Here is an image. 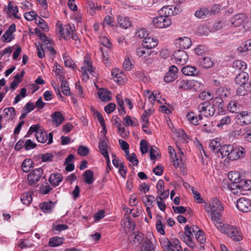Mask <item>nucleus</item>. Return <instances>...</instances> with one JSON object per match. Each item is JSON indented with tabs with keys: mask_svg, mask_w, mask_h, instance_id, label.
Here are the masks:
<instances>
[{
	"mask_svg": "<svg viewBox=\"0 0 251 251\" xmlns=\"http://www.w3.org/2000/svg\"><path fill=\"white\" fill-rule=\"evenodd\" d=\"M204 208L215 220H218L221 217L220 213L224 210L221 201L217 198H213L209 204H205Z\"/></svg>",
	"mask_w": 251,
	"mask_h": 251,
	"instance_id": "f257e3e1",
	"label": "nucleus"
},
{
	"mask_svg": "<svg viewBox=\"0 0 251 251\" xmlns=\"http://www.w3.org/2000/svg\"><path fill=\"white\" fill-rule=\"evenodd\" d=\"M197 109L199 112L206 117L213 116L216 111L215 108L213 107V105H211V103L209 101H204L200 103Z\"/></svg>",
	"mask_w": 251,
	"mask_h": 251,
	"instance_id": "f03ea898",
	"label": "nucleus"
},
{
	"mask_svg": "<svg viewBox=\"0 0 251 251\" xmlns=\"http://www.w3.org/2000/svg\"><path fill=\"white\" fill-rule=\"evenodd\" d=\"M152 23L154 25L158 28H166L172 24V21L169 17L160 16L153 19Z\"/></svg>",
	"mask_w": 251,
	"mask_h": 251,
	"instance_id": "7ed1b4c3",
	"label": "nucleus"
},
{
	"mask_svg": "<svg viewBox=\"0 0 251 251\" xmlns=\"http://www.w3.org/2000/svg\"><path fill=\"white\" fill-rule=\"evenodd\" d=\"M232 150L229 155V159L230 160H236L238 159L243 158L246 154V151L244 148L241 146L232 147Z\"/></svg>",
	"mask_w": 251,
	"mask_h": 251,
	"instance_id": "20e7f679",
	"label": "nucleus"
},
{
	"mask_svg": "<svg viewBox=\"0 0 251 251\" xmlns=\"http://www.w3.org/2000/svg\"><path fill=\"white\" fill-rule=\"evenodd\" d=\"M43 173V170L39 168L34 169L27 176V180L30 185L36 184L40 179Z\"/></svg>",
	"mask_w": 251,
	"mask_h": 251,
	"instance_id": "39448f33",
	"label": "nucleus"
},
{
	"mask_svg": "<svg viewBox=\"0 0 251 251\" xmlns=\"http://www.w3.org/2000/svg\"><path fill=\"white\" fill-rule=\"evenodd\" d=\"M238 209L242 212H248L251 210V201L246 198H240L236 203Z\"/></svg>",
	"mask_w": 251,
	"mask_h": 251,
	"instance_id": "423d86ee",
	"label": "nucleus"
},
{
	"mask_svg": "<svg viewBox=\"0 0 251 251\" xmlns=\"http://www.w3.org/2000/svg\"><path fill=\"white\" fill-rule=\"evenodd\" d=\"M236 118L239 125L242 126L248 125L251 123V112L247 111L238 112Z\"/></svg>",
	"mask_w": 251,
	"mask_h": 251,
	"instance_id": "0eeeda50",
	"label": "nucleus"
},
{
	"mask_svg": "<svg viewBox=\"0 0 251 251\" xmlns=\"http://www.w3.org/2000/svg\"><path fill=\"white\" fill-rule=\"evenodd\" d=\"M180 12V7L178 5H167L163 7L160 10L161 14H164V16L169 17Z\"/></svg>",
	"mask_w": 251,
	"mask_h": 251,
	"instance_id": "6e6552de",
	"label": "nucleus"
},
{
	"mask_svg": "<svg viewBox=\"0 0 251 251\" xmlns=\"http://www.w3.org/2000/svg\"><path fill=\"white\" fill-rule=\"evenodd\" d=\"M173 57L177 64L184 65L188 60V56L186 52L182 50H177L173 53Z\"/></svg>",
	"mask_w": 251,
	"mask_h": 251,
	"instance_id": "1a4fd4ad",
	"label": "nucleus"
},
{
	"mask_svg": "<svg viewBox=\"0 0 251 251\" xmlns=\"http://www.w3.org/2000/svg\"><path fill=\"white\" fill-rule=\"evenodd\" d=\"M36 138L39 142L42 143H45L48 139L47 144L50 145L51 144L53 141V134L50 132L49 135H47L45 131L41 130L36 132Z\"/></svg>",
	"mask_w": 251,
	"mask_h": 251,
	"instance_id": "9d476101",
	"label": "nucleus"
},
{
	"mask_svg": "<svg viewBox=\"0 0 251 251\" xmlns=\"http://www.w3.org/2000/svg\"><path fill=\"white\" fill-rule=\"evenodd\" d=\"M226 229L224 233L226 234L231 239L235 241H240L242 239L240 233L236 227L229 225L226 226Z\"/></svg>",
	"mask_w": 251,
	"mask_h": 251,
	"instance_id": "9b49d317",
	"label": "nucleus"
},
{
	"mask_svg": "<svg viewBox=\"0 0 251 251\" xmlns=\"http://www.w3.org/2000/svg\"><path fill=\"white\" fill-rule=\"evenodd\" d=\"M246 19V16L244 14H238L230 19L228 24H230L232 27H238L244 23Z\"/></svg>",
	"mask_w": 251,
	"mask_h": 251,
	"instance_id": "f8f14e48",
	"label": "nucleus"
},
{
	"mask_svg": "<svg viewBox=\"0 0 251 251\" xmlns=\"http://www.w3.org/2000/svg\"><path fill=\"white\" fill-rule=\"evenodd\" d=\"M75 27L71 25H61L59 26V32L63 38L67 40L71 39V34Z\"/></svg>",
	"mask_w": 251,
	"mask_h": 251,
	"instance_id": "ddd939ff",
	"label": "nucleus"
},
{
	"mask_svg": "<svg viewBox=\"0 0 251 251\" xmlns=\"http://www.w3.org/2000/svg\"><path fill=\"white\" fill-rule=\"evenodd\" d=\"M111 75L114 78V80L119 85L124 83L126 76L122 71L117 69H113L111 72Z\"/></svg>",
	"mask_w": 251,
	"mask_h": 251,
	"instance_id": "4468645a",
	"label": "nucleus"
},
{
	"mask_svg": "<svg viewBox=\"0 0 251 251\" xmlns=\"http://www.w3.org/2000/svg\"><path fill=\"white\" fill-rule=\"evenodd\" d=\"M181 72L187 76H198L199 74V71L194 66L187 65L181 69Z\"/></svg>",
	"mask_w": 251,
	"mask_h": 251,
	"instance_id": "2eb2a0df",
	"label": "nucleus"
},
{
	"mask_svg": "<svg viewBox=\"0 0 251 251\" xmlns=\"http://www.w3.org/2000/svg\"><path fill=\"white\" fill-rule=\"evenodd\" d=\"M249 75L244 72L239 73L235 78V82L237 84H251L248 82Z\"/></svg>",
	"mask_w": 251,
	"mask_h": 251,
	"instance_id": "dca6fc26",
	"label": "nucleus"
},
{
	"mask_svg": "<svg viewBox=\"0 0 251 251\" xmlns=\"http://www.w3.org/2000/svg\"><path fill=\"white\" fill-rule=\"evenodd\" d=\"M52 119V122L56 126H58L64 121L65 118L62 114L60 111L54 112L50 115Z\"/></svg>",
	"mask_w": 251,
	"mask_h": 251,
	"instance_id": "f3484780",
	"label": "nucleus"
},
{
	"mask_svg": "<svg viewBox=\"0 0 251 251\" xmlns=\"http://www.w3.org/2000/svg\"><path fill=\"white\" fill-rule=\"evenodd\" d=\"M214 14V11L212 9L209 10L206 7H203L195 13V16L199 18H204Z\"/></svg>",
	"mask_w": 251,
	"mask_h": 251,
	"instance_id": "a211bd4d",
	"label": "nucleus"
},
{
	"mask_svg": "<svg viewBox=\"0 0 251 251\" xmlns=\"http://www.w3.org/2000/svg\"><path fill=\"white\" fill-rule=\"evenodd\" d=\"M144 48L149 50L155 48L157 45V41L151 37H146L142 43Z\"/></svg>",
	"mask_w": 251,
	"mask_h": 251,
	"instance_id": "6ab92c4d",
	"label": "nucleus"
},
{
	"mask_svg": "<svg viewBox=\"0 0 251 251\" xmlns=\"http://www.w3.org/2000/svg\"><path fill=\"white\" fill-rule=\"evenodd\" d=\"M63 180V177L60 173L52 174L50 175L49 181L51 186L56 187Z\"/></svg>",
	"mask_w": 251,
	"mask_h": 251,
	"instance_id": "aec40b11",
	"label": "nucleus"
},
{
	"mask_svg": "<svg viewBox=\"0 0 251 251\" xmlns=\"http://www.w3.org/2000/svg\"><path fill=\"white\" fill-rule=\"evenodd\" d=\"M232 68L234 70V73L244 72L247 68L245 62L241 60H235L232 63Z\"/></svg>",
	"mask_w": 251,
	"mask_h": 251,
	"instance_id": "412c9836",
	"label": "nucleus"
},
{
	"mask_svg": "<svg viewBox=\"0 0 251 251\" xmlns=\"http://www.w3.org/2000/svg\"><path fill=\"white\" fill-rule=\"evenodd\" d=\"M220 140L219 138H216L212 140L209 143V146L211 150L214 153H217L219 156V151L222 146L220 144Z\"/></svg>",
	"mask_w": 251,
	"mask_h": 251,
	"instance_id": "4be33fe9",
	"label": "nucleus"
},
{
	"mask_svg": "<svg viewBox=\"0 0 251 251\" xmlns=\"http://www.w3.org/2000/svg\"><path fill=\"white\" fill-rule=\"evenodd\" d=\"M240 86L237 89L236 94L239 96H245L248 94V92L251 91V84H239Z\"/></svg>",
	"mask_w": 251,
	"mask_h": 251,
	"instance_id": "5701e85b",
	"label": "nucleus"
},
{
	"mask_svg": "<svg viewBox=\"0 0 251 251\" xmlns=\"http://www.w3.org/2000/svg\"><path fill=\"white\" fill-rule=\"evenodd\" d=\"M211 105H213V107L217 108L219 112H222L226 108L223 99L219 97L215 98Z\"/></svg>",
	"mask_w": 251,
	"mask_h": 251,
	"instance_id": "b1692460",
	"label": "nucleus"
},
{
	"mask_svg": "<svg viewBox=\"0 0 251 251\" xmlns=\"http://www.w3.org/2000/svg\"><path fill=\"white\" fill-rule=\"evenodd\" d=\"M54 207V203L50 201L47 202H41L39 207L44 213H50Z\"/></svg>",
	"mask_w": 251,
	"mask_h": 251,
	"instance_id": "393cba45",
	"label": "nucleus"
},
{
	"mask_svg": "<svg viewBox=\"0 0 251 251\" xmlns=\"http://www.w3.org/2000/svg\"><path fill=\"white\" fill-rule=\"evenodd\" d=\"M232 145H233L228 144L221 146L219 151V153L221 155L222 158L227 156L229 159V155L232 151L231 150H232Z\"/></svg>",
	"mask_w": 251,
	"mask_h": 251,
	"instance_id": "a878e982",
	"label": "nucleus"
},
{
	"mask_svg": "<svg viewBox=\"0 0 251 251\" xmlns=\"http://www.w3.org/2000/svg\"><path fill=\"white\" fill-rule=\"evenodd\" d=\"M111 93L105 89H101L98 93L99 98L102 101H108L111 100Z\"/></svg>",
	"mask_w": 251,
	"mask_h": 251,
	"instance_id": "bb28decb",
	"label": "nucleus"
},
{
	"mask_svg": "<svg viewBox=\"0 0 251 251\" xmlns=\"http://www.w3.org/2000/svg\"><path fill=\"white\" fill-rule=\"evenodd\" d=\"M116 100L118 106H119L118 110L120 114L123 116L125 115L126 112L125 110V101L124 100H123L122 96L120 94H118L116 97Z\"/></svg>",
	"mask_w": 251,
	"mask_h": 251,
	"instance_id": "cd10ccee",
	"label": "nucleus"
},
{
	"mask_svg": "<svg viewBox=\"0 0 251 251\" xmlns=\"http://www.w3.org/2000/svg\"><path fill=\"white\" fill-rule=\"evenodd\" d=\"M141 251H154L153 244L149 239L146 238L143 240Z\"/></svg>",
	"mask_w": 251,
	"mask_h": 251,
	"instance_id": "c85d7f7f",
	"label": "nucleus"
},
{
	"mask_svg": "<svg viewBox=\"0 0 251 251\" xmlns=\"http://www.w3.org/2000/svg\"><path fill=\"white\" fill-rule=\"evenodd\" d=\"M178 40L179 41V45L180 48L186 49H189L192 44L190 38L187 37H180Z\"/></svg>",
	"mask_w": 251,
	"mask_h": 251,
	"instance_id": "c756f323",
	"label": "nucleus"
},
{
	"mask_svg": "<svg viewBox=\"0 0 251 251\" xmlns=\"http://www.w3.org/2000/svg\"><path fill=\"white\" fill-rule=\"evenodd\" d=\"M199 63L203 68H210L213 64L209 57H203L199 59Z\"/></svg>",
	"mask_w": 251,
	"mask_h": 251,
	"instance_id": "7c9ffc66",
	"label": "nucleus"
},
{
	"mask_svg": "<svg viewBox=\"0 0 251 251\" xmlns=\"http://www.w3.org/2000/svg\"><path fill=\"white\" fill-rule=\"evenodd\" d=\"M194 83H196L194 80H181L178 82V87L184 90L190 89L191 85H195Z\"/></svg>",
	"mask_w": 251,
	"mask_h": 251,
	"instance_id": "2f4dec72",
	"label": "nucleus"
},
{
	"mask_svg": "<svg viewBox=\"0 0 251 251\" xmlns=\"http://www.w3.org/2000/svg\"><path fill=\"white\" fill-rule=\"evenodd\" d=\"M33 162L30 159L26 158L22 164V169L24 172H28L33 167Z\"/></svg>",
	"mask_w": 251,
	"mask_h": 251,
	"instance_id": "473e14b6",
	"label": "nucleus"
},
{
	"mask_svg": "<svg viewBox=\"0 0 251 251\" xmlns=\"http://www.w3.org/2000/svg\"><path fill=\"white\" fill-rule=\"evenodd\" d=\"M94 173L92 171L90 170H86L83 173L84 181L87 184H91L94 181L93 177Z\"/></svg>",
	"mask_w": 251,
	"mask_h": 251,
	"instance_id": "72a5a7b5",
	"label": "nucleus"
},
{
	"mask_svg": "<svg viewBox=\"0 0 251 251\" xmlns=\"http://www.w3.org/2000/svg\"><path fill=\"white\" fill-rule=\"evenodd\" d=\"M117 22L120 26L125 29H127L131 26V23L128 18L127 17L119 16L117 19Z\"/></svg>",
	"mask_w": 251,
	"mask_h": 251,
	"instance_id": "f704fd0d",
	"label": "nucleus"
},
{
	"mask_svg": "<svg viewBox=\"0 0 251 251\" xmlns=\"http://www.w3.org/2000/svg\"><path fill=\"white\" fill-rule=\"evenodd\" d=\"M241 187H244L240 184V182H231L228 185V188L234 194H237L239 192H241L242 189Z\"/></svg>",
	"mask_w": 251,
	"mask_h": 251,
	"instance_id": "c9c22d12",
	"label": "nucleus"
},
{
	"mask_svg": "<svg viewBox=\"0 0 251 251\" xmlns=\"http://www.w3.org/2000/svg\"><path fill=\"white\" fill-rule=\"evenodd\" d=\"M237 50L240 53L251 50V40H247L243 43L241 46L237 48Z\"/></svg>",
	"mask_w": 251,
	"mask_h": 251,
	"instance_id": "e433bc0d",
	"label": "nucleus"
},
{
	"mask_svg": "<svg viewBox=\"0 0 251 251\" xmlns=\"http://www.w3.org/2000/svg\"><path fill=\"white\" fill-rule=\"evenodd\" d=\"M228 177L231 182H240L242 177L238 172H230L228 174Z\"/></svg>",
	"mask_w": 251,
	"mask_h": 251,
	"instance_id": "4c0bfd02",
	"label": "nucleus"
},
{
	"mask_svg": "<svg viewBox=\"0 0 251 251\" xmlns=\"http://www.w3.org/2000/svg\"><path fill=\"white\" fill-rule=\"evenodd\" d=\"M21 200L24 204L29 205L32 200L31 193L28 192L24 193L21 197Z\"/></svg>",
	"mask_w": 251,
	"mask_h": 251,
	"instance_id": "58836bf2",
	"label": "nucleus"
},
{
	"mask_svg": "<svg viewBox=\"0 0 251 251\" xmlns=\"http://www.w3.org/2000/svg\"><path fill=\"white\" fill-rule=\"evenodd\" d=\"M146 48L144 47H139L137 48L136 50V53L139 57H146L149 56L151 53V51L148 50H146Z\"/></svg>",
	"mask_w": 251,
	"mask_h": 251,
	"instance_id": "ea45409f",
	"label": "nucleus"
},
{
	"mask_svg": "<svg viewBox=\"0 0 251 251\" xmlns=\"http://www.w3.org/2000/svg\"><path fill=\"white\" fill-rule=\"evenodd\" d=\"M211 219L214 222V224L215 226L217 227V228L222 233H224L225 230L226 229V226H228V225H225L223 224L221 222L220 217L218 220H215L214 218H212Z\"/></svg>",
	"mask_w": 251,
	"mask_h": 251,
	"instance_id": "a19ab883",
	"label": "nucleus"
},
{
	"mask_svg": "<svg viewBox=\"0 0 251 251\" xmlns=\"http://www.w3.org/2000/svg\"><path fill=\"white\" fill-rule=\"evenodd\" d=\"M63 243V240L59 237H53L50 239L49 246L51 247L58 246Z\"/></svg>",
	"mask_w": 251,
	"mask_h": 251,
	"instance_id": "79ce46f5",
	"label": "nucleus"
},
{
	"mask_svg": "<svg viewBox=\"0 0 251 251\" xmlns=\"http://www.w3.org/2000/svg\"><path fill=\"white\" fill-rule=\"evenodd\" d=\"M189 121L195 126L199 125L198 117L193 112H189L186 115Z\"/></svg>",
	"mask_w": 251,
	"mask_h": 251,
	"instance_id": "37998d69",
	"label": "nucleus"
},
{
	"mask_svg": "<svg viewBox=\"0 0 251 251\" xmlns=\"http://www.w3.org/2000/svg\"><path fill=\"white\" fill-rule=\"evenodd\" d=\"M8 8L10 12H13V15L15 18L18 19H20L21 17L17 15L19 10L16 5L13 4L12 1H9L8 3Z\"/></svg>",
	"mask_w": 251,
	"mask_h": 251,
	"instance_id": "c03bdc74",
	"label": "nucleus"
},
{
	"mask_svg": "<svg viewBox=\"0 0 251 251\" xmlns=\"http://www.w3.org/2000/svg\"><path fill=\"white\" fill-rule=\"evenodd\" d=\"M95 115H96V116L98 121L100 122L101 126H102V131H101V132H104V136H105V134L106 133L107 131L106 129V126L105 124V121L103 118V116L98 111L95 113Z\"/></svg>",
	"mask_w": 251,
	"mask_h": 251,
	"instance_id": "a18cd8bd",
	"label": "nucleus"
},
{
	"mask_svg": "<svg viewBox=\"0 0 251 251\" xmlns=\"http://www.w3.org/2000/svg\"><path fill=\"white\" fill-rule=\"evenodd\" d=\"M3 113L9 117V119H12L16 116V111L13 107L5 108L3 110Z\"/></svg>",
	"mask_w": 251,
	"mask_h": 251,
	"instance_id": "49530a36",
	"label": "nucleus"
},
{
	"mask_svg": "<svg viewBox=\"0 0 251 251\" xmlns=\"http://www.w3.org/2000/svg\"><path fill=\"white\" fill-rule=\"evenodd\" d=\"M81 70L88 71L92 75L95 76V72L93 70L91 63L89 61L85 60L84 62V66L81 67Z\"/></svg>",
	"mask_w": 251,
	"mask_h": 251,
	"instance_id": "de8ad7c7",
	"label": "nucleus"
},
{
	"mask_svg": "<svg viewBox=\"0 0 251 251\" xmlns=\"http://www.w3.org/2000/svg\"><path fill=\"white\" fill-rule=\"evenodd\" d=\"M227 108L228 110L231 112L238 113L239 112L238 110H239V105L237 102L232 101L228 103Z\"/></svg>",
	"mask_w": 251,
	"mask_h": 251,
	"instance_id": "09e8293b",
	"label": "nucleus"
},
{
	"mask_svg": "<svg viewBox=\"0 0 251 251\" xmlns=\"http://www.w3.org/2000/svg\"><path fill=\"white\" fill-rule=\"evenodd\" d=\"M124 120L126 122V123L125 124L126 126H135L138 124L137 120L135 118L131 119L129 116H126L124 118Z\"/></svg>",
	"mask_w": 251,
	"mask_h": 251,
	"instance_id": "8fccbe9b",
	"label": "nucleus"
},
{
	"mask_svg": "<svg viewBox=\"0 0 251 251\" xmlns=\"http://www.w3.org/2000/svg\"><path fill=\"white\" fill-rule=\"evenodd\" d=\"M61 91L63 94L66 96H69L71 94L70 88L67 81H63L61 84Z\"/></svg>",
	"mask_w": 251,
	"mask_h": 251,
	"instance_id": "3c124183",
	"label": "nucleus"
},
{
	"mask_svg": "<svg viewBox=\"0 0 251 251\" xmlns=\"http://www.w3.org/2000/svg\"><path fill=\"white\" fill-rule=\"evenodd\" d=\"M177 78V75L173 74L172 73L168 72L166 73L164 80L166 82L169 83L174 81Z\"/></svg>",
	"mask_w": 251,
	"mask_h": 251,
	"instance_id": "603ef678",
	"label": "nucleus"
},
{
	"mask_svg": "<svg viewBox=\"0 0 251 251\" xmlns=\"http://www.w3.org/2000/svg\"><path fill=\"white\" fill-rule=\"evenodd\" d=\"M63 58L64 60L65 66L67 67L74 68L75 64L72 60L68 56L67 53H64Z\"/></svg>",
	"mask_w": 251,
	"mask_h": 251,
	"instance_id": "864d4df0",
	"label": "nucleus"
},
{
	"mask_svg": "<svg viewBox=\"0 0 251 251\" xmlns=\"http://www.w3.org/2000/svg\"><path fill=\"white\" fill-rule=\"evenodd\" d=\"M161 218L162 217L160 216L158 219L157 220V222L156 224V228L158 232H159L162 235H164L165 233V230L164 229V226L161 223Z\"/></svg>",
	"mask_w": 251,
	"mask_h": 251,
	"instance_id": "5fc2aeb1",
	"label": "nucleus"
},
{
	"mask_svg": "<svg viewBox=\"0 0 251 251\" xmlns=\"http://www.w3.org/2000/svg\"><path fill=\"white\" fill-rule=\"evenodd\" d=\"M216 94L220 96L221 98L222 97H226L229 94V91L227 89L223 87H220L216 89Z\"/></svg>",
	"mask_w": 251,
	"mask_h": 251,
	"instance_id": "6e6d98bb",
	"label": "nucleus"
},
{
	"mask_svg": "<svg viewBox=\"0 0 251 251\" xmlns=\"http://www.w3.org/2000/svg\"><path fill=\"white\" fill-rule=\"evenodd\" d=\"M152 114L151 109H148L144 111L141 117V121L145 124L149 123V117Z\"/></svg>",
	"mask_w": 251,
	"mask_h": 251,
	"instance_id": "4d7b16f0",
	"label": "nucleus"
},
{
	"mask_svg": "<svg viewBox=\"0 0 251 251\" xmlns=\"http://www.w3.org/2000/svg\"><path fill=\"white\" fill-rule=\"evenodd\" d=\"M36 144L30 139L25 141L24 144V148L26 151L33 149L36 148Z\"/></svg>",
	"mask_w": 251,
	"mask_h": 251,
	"instance_id": "13d9d810",
	"label": "nucleus"
},
{
	"mask_svg": "<svg viewBox=\"0 0 251 251\" xmlns=\"http://www.w3.org/2000/svg\"><path fill=\"white\" fill-rule=\"evenodd\" d=\"M99 149L101 153L103 155L105 152H108L107 150V145L104 140H101L99 144Z\"/></svg>",
	"mask_w": 251,
	"mask_h": 251,
	"instance_id": "bf43d9fd",
	"label": "nucleus"
},
{
	"mask_svg": "<svg viewBox=\"0 0 251 251\" xmlns=\"http://www.w3.org/2000/svg\"><path fill=\"white\" fill-rule=\"evenodd\" d=\"M251 183V181L250 180H245L244 179H241L240 181V184L241 186H243L244 187H241L242 190H249L251 188L250 186V184Z\"/></svg>",
	"mask_w": 251,
	"mask_h": 251,
	"instance_id": "052dcab7",
	"label": "nucleus"
},
{
	"mask_svg": "<svg viewBox=\"0 0 251 251\" xmlns=\"http://www.w3.org/2000/svg\"><path fill=\"white\" fill-rule=\"evenodd\" d=\"M100 42L101 45L104 47L108 49L111 48V43L110 40L105 36H102L100 37Z\"/></svg>",
	"mask_w": 251,
	"mask_h": 251,
	"instance_id": "680f3d73",
	"label": "nucleus"
},
{
	"mask_svg": "<svg viewBox=\"0 0 251 251\" xmlns=\"http://www.w3.org/2000/svg\"><path fill=\"white\" fill-rule=\"evenodd\" d=\"M37 16V14L34 11H31L25 13L24 17L28 21H31L35 19Z\"/></svg>",
	"mask_w": 251,
	"mask_h": 251,
	"instance_id": "e2e57ef3",
	"label": "nucleus"
},
{
	"mask_svg": "<svg viewBox=\"0 0 251 251\" xmlns=\"http://www.w3.org/2000/svg\"><path fill=\"white\" fill-rule=\"evenodd\" d=\"M89 152L88 148L83 146H80L77 150V153L81 156H86Z\"/></svg>",
	"mask_w": 251,
	"mask_h": 251,
	"instance_id": "0e129e2a",
	"label": "nucleus"
},
{
	"mask_svg": "<svg viewBox=\"0 0 251 251\" xmlns=\"http://www.w3.org/2000/svg\"><path fill=\"white\" fill-rule=\"evenodd\" d=\"M101 6H98L97 5L96 6L95 3L93 2H90L89 3V13L91 15H94L96 10H99L100 9Z\"/></svg>",
	"mask_w": 251,
	"mask_h": 251,
	"instance_id": "69168bd1",
	"label": "nucleus"
},
{
	"mask_svg": "<svg viewBox=\"0 0 251 251\" xmlns=\"http://www.w3.org/2000/svg\"><path fill=\"white\" fill-rule=\"evenodd\" d=\"M36 23L45 31H48L49 27L45 21L42 18H39L38 20H36Z\"/></svg>",
	"mask_w": 251,
	"mask_h": 251,
	"instance_id": "338daca9",
	"label": "nucleus"
},
{
	"mask_svg": "<svg viewBox=\"0 0 251 251\" xmlns=\"http://www.w3.org/2000/svg\"><path fill=\"white\" fill-rule=\"evenodd\" d=\"M195 236L197 241L200 242V243L203 244L205 242V237L202 230L201 231H199L198 233H196Z\"/></svg>",
	"mask_w": 251,
	"mask_h": 251,
	"instance_id": "774afa93",
	"label": "nucleus"
}]
</instances>
